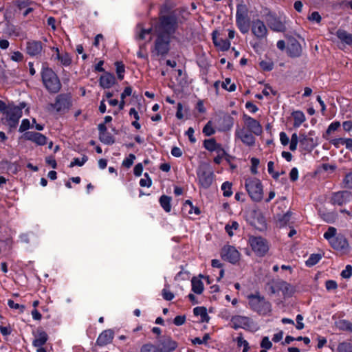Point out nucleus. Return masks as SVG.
Listing matches in <instances>:
<instances>
[{
    "instance_id": "nucleus-34",
    "label": "nucleus",
    "mask_w": 352,
    "mask_h": 352,
    "mask_svg": "<svg viewBox=\"0 0 352 352\" xmlns=\"http://www.w3.org/2000/svg\"><path fill=\"white\" fill-rule=\"evenodd\" d=\"M204 145L206 149L209 151H214L219 148V144H218L214 139L206 140L204 142Z\"/></svg>"
},
{
    "instance_id": "nucleus-20",
    "label": "nucleus",
    "mask_w": 352,
    "mask_h": 352,
    "mask_svg": "<svg viewBox=\"0 0 352 352\" xmlns=\"http://www.w3.org/2000/svg\"><path fill=\"white\" fill-rule=\"evenodd\" d=\"M43 50V45L41 41H30L27 42L26 52L31 56L40 55Z\"/></svg>"
},
{
    "instance_id": "nucleus-2",
    "label": "nucleus",
    "mask_w": 352,
    "mask_h": 352,
    "mask_svg": "<svg viewBox=\"0 0 352 352\" xmlns=\"http://www.w3.org/2000/svg\"><path fill=\"white\" fill-rule=\"evenodd\" d=\"M324 238L336 250L345 251L349 249V243L346 237L341 233H337V230L334 227L328 228L324 234Z\"/></svg>"
},
{
    "instance_id": "nucleus-53",
    "label": "nucleus",
    "mask_w": 352,
    "mask_h": 352,
    "mask_svg": "<svg viewBox=\"0 0 352 352\" xmlns=\"http://www.w3.org/2000/svg\"><path fill=\"white\" fill-rule=\"evenodd\" d=\"M135 159V156L133 154H129L122 162V166L126 168H130Z\"/></svg>"
},
{
    "instance_id": "nucleus-37",
    "label": "nucleus",
    "mask_w": 352,
    "mask_h": 352,
    "mask_svg": "<svg viewBox=\"0 0 352 352\" xmlns=\"http://www.w3.org/2000/svg\"><path fill=\"white\" fill-rule=\"evenodd\" d=\"M236 341L237 342V346L239 347H242V346L243 347V352H248V350L250 349L249 343L248 342L247 340H245L243 338L242 335L239 336L236 338Z\"/></svg>"
},
{
    "instance_id": "nucleus-6",
    "label": "nucleus",
    "mask_w": 352,
    "mask_h": 352,
    "mask_svg": "<svg viewBox=\"0 0 352 352\" xmlns=\"http://www.w3.org/2000/svg\"><path fill=\"white\" fill-rule=\"evenodd\" d=\"M250 308L261 315H267L272 311L270 302L260 295L251 294L248 296Z\"/></svg>"
},
{
    "instance_id": "nucleus-38",
    "label": "nucleus",
    "mask_w": 352,
    "mask_h": 352,
    "mask_svg": "<svg viewBox=\"0 0 352 352\" xmlns=\"http://www.w3.org/2000/svg\"><path fill=\"white\" fill-rule=\"evenodd\" d=\"M100 140L107 144H113L114 142L113 138L107 131L99 134Z\"/></svg>"
},
{
    "instance_id": "nucleus-12",
    "label": "nucleus",
    "mask_w": 352,
    "mask_h": 352,
    "mask_svg": "<svg viewBox=\"0 0 352 352\" xmlns=\"http://www.w3.org/2000/svg\"><path fill=\"white\" fill-rule=\"evenodd\" d=\"M72 105L71 96L67 94H61L56 96L55 102L51 106L60 113H65L69 110Z\"/></svg>"
},
{
    "instance_id": "nucleus-31",
    "label": "nucleus",
    "mask_w": 352,
    "mask_h": 352,
    "mask_svg": "<svg viewBox=\"0 0 352 352\" xmlns=\"http://www.w3.org/2000/svg\"><path fill=\"white\" fill-rule=\"evenodd\" d=\"M192 290L197 294H201L204 291V284L197 277H193L191 280Z\"/></svg>"
},
{
    "instance_id": "nucleus-5",
    "label": "nucleus",
    "mask_w": 352,
    "mask_h": 352,
    "mask_svg": "<svg viewBox=\"0 0 352 352\" xmlns=\"http://www.w3.org/2000/svg\"><path fill=\"white\" fill-rule=\"evenodd\" d=\"M245 188L252 201L260 202L263 199V188L260 179L255 177L247 178Z\"/></svg>"
},
{
    "instance_id": "nucleus-47",
    "label": "nucleus",
    "mask_w": 352,
    "mask_h": 352,
    "mask_svg": "<svg viewBox=\"0 0 352 352\" xmlns=\"http://www.w3.org/2000/svg\"><path fill=\"white\" fill-rule=\"evenodd\" d=\"M222 87L223 89L229 91H234L236 89V85L234 83H231V80L230 78L225 79L222 83Z\"/></svg>"
},
{
    "instance_id": "nucleus-51",
    "label": "nucleus",
    "mask_w": 352,
    "mask_h": 352,
    "mask_svg": "<svg viewBox=\"0 0 352 352\" xmlns=\"http://www.w3.org/2000/svg\"><path fill=\"white\" fill-rule=\"evenodd\" d=\"M87 161V157L86 156H83L81 159L74 158L73 161L71 162L69 167H74L75 166H82Z\"/></svg>"
},
{
    "instance_id": "nucleus-3",
    "label": "nucleus",
    "mask_w": 352,
    "mask_h": 352,
    "mask_svg": "<svg viewBox=\"0 0 352 352\" xmlns=\"http://www.w3.org/2000/svg\"><path fill=\"white\" fill-rule=\"evenodd\" d=\"M25 106V102H21L19 105H15L13 103L8 104V109L3 115V122L9 126L10 128H15L22 117V110Z\"/></svg>"
},
{
    "instance_id": "nucleus-63",
    "label": "nucleus",
    "mask_w": 352,
    "mask_h": 352,
    "mask_svg": "<svg viewBox=\"0 0 352 352\" xmlns=\"http://www.w3.org/2000/svg\"><path fill=\"white\" fill-rule=\"evenodd\" d=\"M280 143L283 146H286L289 142V139L287 135L285 132H280L279 134Z\"/></svg>"
},
{
    "instance_id": "nucleus-10",
    "label": "nucleus",
    "mask_w": 352,
    "mask_h": 352,
    "mask_svg": "<svg viewBox=\"0 0 352 352\" xmlns=\"http://www.w3.org/2000/svg\"><path fill=\"white\" fill-rule=\"evenodd\" d=\"M199 183L204 188H209L214 179V173L208 166H200L197 172Z\"/></svg>"
},
{
    "instance_id": "nucleus-4",
    "label": "nucleus",
    "mask_w": 352,
    "mask_h": 352,
    "mask_svg": "<svg viewBox=\"0 0 352 352\" xmlns=\"http://www.w3.org/2000/svg\"><path fill=\"white\" fill-rule=\"evenodd\" d=\"M41 77L44 86L50 93H57L61 88L60 80L56 73L49 67H43Z\"/></svg>"
},
{
    "instance_id": "nucleus-45",
    "label": "nucleus",
    "mask_w": 352,
    "mask_h": 352,
    "mask_svg": "<svg viewBox=\"0 0 352 352\" xmlns=\"http://www.w3.org/2000/svg\"><path fill=\"white\" fill-rule=\"evenodd\" d=\"M203 133L206 136H210L215 133L211 121L208 122V123L204 126Z\"/></svg>"
},
{
    "instance_id": "nucleus-14",
    "label": "nucleus",
    "mask_w": 352,
    "mask_h": 352,
    "mask_svg": "<svg viewBox=\"0 0 352 352\" xmlns=\"http://www.w3.org/2000/svg\"><path fill=\"white\" fill-rule=\"evenodd\" d=\"M231 324L232 327L235 329L239 328L250 331L255 329V327L252 320L246 316L239 315L233 316L231 318Z\"/></svg>"
},
{
    "instance_id": "nucleus-11",
    "label": "nucleus",
    "mask_w": 352,
    "mask_h": 352,
    "mask_svg": "<svg viewBox=\"0 0 352 352\" xmlns=\"http://www.w3.org/2000/svg\"><path fill=\"white\" fill-rule=\"evenodd\" d=\"M254 134L248 131L245 127L237 126L234 137L236 140H239L243 144L248 146H253L255 144L256 138Z\"/></svg>"
},
{
    "instance_id": "nucleus-57",
    "label": "nucleus",
    "mask_w": 352,
    "mask_h": 352,
    "mask_svg": "<svg viewBox=\"0 0 352 352\" xmlns=\"http://www.w3.org/2000/svg\"><path fill=\"white\" fill-rule=\"evenodd\" d=\"M274 163L272 161H270L267 163V171L268 173L272 175V176L274 179H278L279 177V174L278 173H275L274 171Z\"/></svg>"
},
{
    "instance_id": "nucleus-16",
    "label": "nucleus",
    "mask_w": 352,
    "mask_h": 352,
    "mask_svg": "<svg viewBox=\"0 0 352 352\" xmlns=\"http://www.w3.org/2000/svg\"><path fill=\"white\" fill-rule=\"evenodd\" d=\"M221 257L223 260L227 261L231 263H236L239 261L240 253L233 246L226 245L222 248Z\"/></svg>"
},
{
    "instance_id": "nucleus-25",
    "label": "nucleus",
    "mask_w": 352,
    "mask_h": 352,
    "mask_svg": "<svg viewBox=\"0 0 352 352\" xmlns=\"http://www.w3.org/2000/svg\"><path fill=\"white\" fill-rule=\"evenodd\" d=\"M301 46L298 42L294 41L287 47V52L290 56L298 57L301 54Z\"/></svg>"
},
{
    "instance_id": "nucleus-44",
    "label": "nucleus",
    "mask_w": 352,
    "mask_h": 352,
    "mask_svg": "<svg viewBox=\"0 0 352 352\" xmlns=\"http://www.w3.org/2000/svg\"><path fill=\"white\" fill-rule=\"evenodd\" d=\"M140 352H161L160 350L152 344H144L141 349Z\"/></svg>"
},
{
    "instance_id": "nucleus-29",
    "label": "nucleus",
    "mask_w": 352,
    "mask_h": 352,
    "mask_svg": "<svg viewBox=\"0 0 352 352\" xmlns=\"http://www.w3.org/2000/svg\"><path fill=\"white\" fill-rule=\"evenodd\" d=\"M177 347V343L170 338H166L162 342V352H171Z\"/></svg>"
},
{
    "instance_id": "nucleus-39",
    "label": "nucleus",
    "mask_w": 352,
    "mask_h": 352,
    "mask_svg": "<svg viewBox=\"0 0 352 352\" xmlns=\"http://www.w3.org/2000/svg\"><path fill=\"white\" fill-rule=\"evenodd\" d=\"M60 64L63 66H69L72 63V57L67 52H64L61 54L60 60Z\"/></svg>"
},
{
    "instance_id": "nucleus-33",
    "label": "nucleus",
    "mask_w": 352,
    "mask_h": 352,
    "mask_svg": "<svg viewBox=\"0 0 352 352\" xmlns=\"http://www.w3.org/2000/svg\"><path fill=\"white\" fill-rule=\"evenodd\" d=\"M336 327L342 331H349L352 333V323L346 320H340L336 322Z\"/></svg>"
},
{
    "instance_id": "nucleus-24",
    "label": "nucleus",
    "mask_w": 352,
    "mask_h": 352,
    "mask_svg": "<svg viewBox=\"0 0 352 352\" xmlns=\"http://www.w3.org/2000/svg\"><path fill=\"white\" fill-rule=\"evenodd\" d=\"M268 25L275 32H283L285 30L284 23L278 18L272 17L268 21Z\"/></svg>"
},
{
    "instance_id": "nucleus-42",
    "label": "nucleus",
    "mask_w": 352,
    "mask_h": 352,
    "mask_svg": "<svg viewBox=\"0 0 352 352\" xmlns=\"http://www.w3.org/2000/svg\"><path fill=\"white\" fill-rule=\"evenodd\" d=\"M300 142V135L293 133L290 140L289 149L294 151L297 148L298 143Z\"/></svg>"
},
{
    "instance_id": "nucleus-18",
    "label": "nucleus",
    "mask_w": 352,
    "mask_h": 352,
    "mask_svg": "<svg viewBox=\"0 0 352 352\" xmlns=\"http://www.w3.org/2000/svg\"><path fill=\"white\" fill-rule=\"evenodd\" d=\"M23 138L32 141L38 146H43L47 143V138L45 135L38 132L28 131L23 134Z\"/></svg>"
},
{
    "instance_id": "nucleus-58",
    "label": "nucleus",
    "mask_w": 352,
    "mask_h": 352,
    "mask_svg": "<svg viewBox=\"0 0 352 352\" xmlns=\"http://www.w3.org/2000/svg\"><path fill=\"white\" fill-rule=\"evenodd\" d=\"M30 128V122L28 119H23L19 126V132L22 133Z\"/></svg>"
},
{
    "instance_id": "nucleus-56",
    "label": "nucleus",
    "mask_w": 352,
    "mask_h": 352,
    "mask_svg": "<svg viewBox=\"0 0 352 352\" xmlns=\"http://www.w3.org/2000/svg\"><path fill=\"white\" fill-rule=\"evenodd\" d=\"M162 294L164 299L166 300H171L174 298L175 296L174 294L166 288V285L162 289Z\"/></svg>"
},
{
    "instance_id": "nucleus-22",
    "label": "nucleus",
    "mask_w": 352,
    "mask_h": 352,
    "mask_svg": "<svg viewBox=\"0 0 352 352\" xmlns=\"http://www.w3.org/2000/svg\"><path fill=\"white\" fill-rule=\"evenodd\" d=\"M114 333L111 329L103 331L98 336L96 343L99 346H104L111 342Z\"/></svg>"
},
{
    "instance_id": "nucleus-49",
    "label": "nucleus",
    "mask_w": 352,
    "mask_h": 352,
    "mask_svg": "<svg viewBox=\"0 0 352 352\" xmlns=\"http://www.w3.org/2000/svg\"><path fill=\"white\" fill-rule=\"evenodd\" d=\"M307 19L309 21L313 22V23H320L321 20H322V17L320 16V14H319L318 12H311L308 16H307Z\"/></svg>"
},
{
    "instance_id": "nucleus-13",
    "label": "nucleus",
    "mask_w": 352,
    "mask_h": 352,
    "mask_svg": "<svg viewBox=\"0 0 352 352\" xmlns=\"http://www.w3.org/2000/svg\"><path fill=\"white\" fill-rule=\"evenodd\" d=\"M32 345L36 349V352H47L44 345L48 340L47 333L41 329H38L33 333Z\"/></svg>"
},
{
    "instance_id": "nucleus-28",
    "label": "nucleus",
    "mask_w": 352,
    "mask_h": 352,
    "mask_svg": "<svg viewBox=\"0 0 352 352\" xmlns=\"http://www.w3.org/2000/svg\"><path fill=\"white\" fill-rule=\"evenodd\" d=\"M193 313L195 316L200 317V321L201 322H208L210 320L207 309L204 307H197L194 308Z\"/></svg>"
},
{
    "instance_id": "nucleus-15",
    "label": "nucleus",
    "mask_w": 352,
    "mask_h": 352,
    "mask_svg": "<svg viewBox=\"0 0 352 352\" xmlns=\"http://www.w3.org/2000/svg\"><path fill=\"white\" fill-rule=\"evenodd\" d=\"M243 120L244 122L245 127L248 131L253 133L255 135H261L263 133V128L261 124L256 119L244 114L243 116Z\"/></svg>"
},
{
    "instance_id": "nucleus-32",
    "label": "nucleus",
    "mask_w": 352,
    "mask_h": 352,
    "mask_svg": "<svg viewBox=\"0 0 352 352\" xmlns=\"http://www.w3.org/2000/svg\"><path fill=\"white\" fill-rule=\"evenodd\" d=\"M171 197L162 195L160 198V204L162 208L166 212H169L171 210Z\"/></svg>"
},
{
    "instance_id": "nucleus-21",
    "label": "nucleus",
    "mask_w": 352,
    "mask_h": 352,
    "mask_svg": "<svg viewBox=\"0 0 352 352\" xmlns=\"http://www.w3.org/2000/svg\"><path fill=\"white\" fill-rule=\"evenodd\" d=\"M314 135V131H310L308 135L300 133V144L303 146L305 149L313 148L317 144L316 140L311 137Z\"/></svg>"
},
{
    "instance_id": "nucleus-43",
    "label": "nucleus",
    "mask_w": 352,
    "mask_h": 352,
    "mask_svg": "<svg viewBox=\"0 0 352 352\" xmlns=\"http://www.w3.org/2000/svg\"><path fill=\"white\" fill-rule=\"evenodd\" d=\"M259 65L265 71H271L274 68V63L271 60H263L260 62Z\"/></svg>"
},
{
    "instance_id": "nucleus-30",
    "label": "nucleus",
    "mask_w": 352,
    "mask_h": 352,
    "mask_svg": "<svg viewBox=\"0 0 352 352\" xmlns=\"http://www.w3.org/2000/svg\"><path fill=\"white\" fill-rule=\"evenodd\" d=\"M294 118V126L298 128L306 120L304 113L301 111H296L292 113Z\"/></svg>"
},
{
    "instance_id": "nucleus-23",
    "label": "nucleus",
    "mask_w": 352,
    "mask_h": 352,
    "mask_svg": "<svg viewBox=\"0 0 352 352\" xmlns=\"http://www.w3.org/2000/svg\"><path fill=\"white\" fill-rule=\"evenodd\" d=\"M116 82L113 74L106 73L100 78V85L104 88H110Z\"/></svg>"
},
{
    "instance_id": "nucleus-59",
    "label": "nucleus",
    "mask_w": 352,
    "mask_h": 352,
    "mask_svg": "<svg viewBox=\"0 0 352 352\" xmlns=\"http://www.w3.org/2000/svg\"><path fill=\"white\" fill-rule=\"evenodd\" d=\"M352 275V266L347 265L344 270L341 273V276L344 278H349Z\"/></svg>"
},
{
    "instance_id": "nucleus-50",
    "label": "nucleus",
    "mask_w": 352,
    "mask_h": 352,
    "mask_svg": "<svg viewBox=\"0 0 352 352\" xmlns=\"http://www.w3.org/2000/svg\"><path fill=\"white\" fill-rule=\"evenodd\" d=\"M239 228V223L236 221H232L231 224H227L225 227V229L229 236H232L234 234L233 230H237Z\"/></svg>"
},
{
    "instance_id": "nucleus-60",
    "label": "nucleus",
    "mask_w": 352,
    "mask_h": 352,
    "mask_svg": "<svg viewBox=\"0 0 352 352\" xmlns=\"http://www.w3.org/2000/svg\"><path fill=\"white\" fill-rule=\"evenodd\" d=\"M262 93L265 96H270V94H272L273 96H276V91L274 90L272 87H270V85H265V88L263 89V90L262 91Z\"/></svg>"
},
{
    "instance_id": "nucleus-62",
    "label": "nucleus",
    "mask_w": 352,
    "mask_h": 352,
    "mask_svg": "<svg viewBox=\"0 0 352 352\" xmlns=\"http://www.w3.org/2000/svg\"><path fill=\"white\" fill-rule=\"evenodd\" d=\"M326 289L328 291L336 289L338 287L337 283L333 280H329L325 283Z\"/></svg>"
},
{
    "instance_id": "nucleus-7",
    "label": "nucleus",
    "mask_w": 352,
    "mask_h": 352,
    "mask_svg": "<svg viewBox=\"0 0 352 352\" xmlns=\"http://www.w3.org/2000/svg\"><path fill=\"white\" fill-rule=\"evenodd\" d=\"M236 25L243 34H247L251 26L250 18L248 15V10L244 6H238L236 12Z\"/></svg>"
},
{
    "instance_id": "nucleus-40",
    "label": "nucleus",
    "mask_w": 352,
    "mask_h": 352,
    "mask_svg": "<svg viewBox=\"0 0 352 352\" xmlns=\"http://www.w3.org/2000/svg\"><path fill=\"white\" fill-rule=\"evenodd\" d=\"M291 216L292 214L289 212H287L286 214H283L280 218H279L278 221V225L280 227H284L287 225H289Z\"/></svg>"
},
{
    "instance_id": "nucleus-8",
    "label": "nucleus",
    "mask_w": 352,
    "mask_h": 352,
    "mask_svg": "<svg viewBox=\"0 0 352 352\" xmlns=\"http://www.w3.org/2000/svg\"><path fill=\"white\" fill-rule=\"evenodd\" d=\"M248 244L252 250L258 256H264L270 250L268 241L262 236H250Z\"/></svg>"
},
{
    "instance_id": "nucleus-41",
    "label": "nucleus",
    "mask_w": 352,
    "mask_h": 352,
    "mask_svg": "<svg viewBox=\"0 0 352 352\" xmlns=\"http://www.w3.org/2000/svg\"><path fill=\"white\" fill-rule=\"evenodd\" d=\"M221 190H223V196L230 197L232 194V184L228 182L223 183L221 185Z\"/></svg>"
},
{
    "instance_id": "nucleus-55",
    "label": "nucleus",
    "mask_w": 352,
    "mask_h": 352,
    "mask_svg": "<svg viewBox=\"0 0 352 352\" xmlns=\"http://www.w3.org/2000/svg\"><path fill=\"white\" fill-rule=\"evenodd\" d=\"M151 179L148 177V173L144 174V177L142 178L140 181V185L142 187H150L151 185Z\"/></svg>"
},
{
    "instance_id": "nucleus-46",
    "label": "nucleus",
    "mask_w": 352,
    "mask_h": 352,
    "mask_svg": "<svg viewBox=\"0 0 352 352\" xmlns=\"http://www.w3.org/2000/svg\"><path fill=\"white\" fill-rule=\"evenodd\" d=\"M210 339V336L208 333H206L202 338H195L192 340V343L193 344H206L207 342Z\"/></svg>"
},
{
    "instance_id": "nucleus-36",
    "label": "nucleus",
    "mask_w": 352,
    "mask_h": 352,
    "mask_svg": "<svg viewBox=\"0 0 352 352\" xmlns=\"http://www.w3.org/2000/svg\"><path fill=\"white\" fill-rule=\"evenodd\" d=\"M337 352H352V343L342 342L338 344Z\"/></svg>"
},
{
    "instance_id": "nucleus-17",
    "label": "nucleus",
    "mask_w": 352,
    "mask_h": 352,
    "mask_svg": "<svg viewBox=\"0 0 352 352\" xmlns=\"http://www.w3.org/2000/svg\"><path fill=\"white\" fill-rule=\"evenodd\" d=\"M352 200V193L347 190L333 192L331 197V203L333 205L342 206Z\"/></svg>"
},
{
    "instance_id": "nucleus-35",
    "label": "nucleus",
    "mask_w": 352,
    "mask_h": 352,
    "mask_svg": "<svg viewBox=\"0 0 352 352\" xmlns=\"http://www.w3.org/2000/svg\"><path fill=\"white\" fill-rule=\"evenodd\" d=\"M322 258V256L320 254H312L310 255L309 258L306 261V265L308 267H312L317 264Z\"/></svg>"
},
{
    "instance_id": "nucleus-54",
    "label": "nucleus",
    "mask_w": 352,
    "mask_h": 352,
    "mask_svg": "<svg viewBox=\"0 0 352 352\" xmlns=\"http://www.w3.org/2000/svg\"><path fill=\"white\" fill-rule=\"evenodd\" d=\"M343 183L346 188L352 189V171L346 174L343 179Z\"/></svg>"
},
{
    "instance_id": "nucleus-27",
    "label": "nucleus",
    "mask_w": 352,
    "mask_h": 352,
    "mask_svg": "<svg viewBox=\"0 0 352 352\" xmlns=\"http://www.w3.org/2000/svg\"><path fill=\"white\" fill-rule=\"evenodd\" d=\"M338 38L346 45L352 46V34L344 30H338L336 32Z\"/></svg>"
},
{
    "instance_id": "nucleus-48",
    "label": "nucleus",
    "mask_w": 352,
    "mask_h": 352,
    "mask_svg": "<svg viewBox=\"0 0 352 352\" xmlns=\"http://www.w3.org/2000/svg\"><path fill=\"white\" fill-rule=\"evenodd\" d=\"M340 126V122L335 121V122H331L329 125V126H328V128H327V129L326 131V135H331L332 133L336 131Z\"/></svg>"
},
{
    "instance_id": "nucleus-19",
    "label": "nucleus",
    "mask_w": 352,
    "mask_h": 352,
    "mask_svg": "<svg viewBox=\"0 0 352 352\" xmlns=\"http://www.w3.org/2000/svg\"><path fill=\"white\" fill-rule=\"evenodd\" d=\"M212 41L215 47L221 51H227L230 47V42L228 39L219 37L218 31H213L212 34Z\"/></svg>"
},
{
    "instance_id": "nucleus-64",
    "label": "nucleus",
    "mask_w": 352,
    "mask_h": 352,
    "mask_svg": "<svg viewBox=\"0 0 352 352\" xmlns=\"http://www.w3.org/2000/svg\"><path fill=\"white\" fill-rule=\"evenodd\" d=\"M251 163H252V168L251 170L252 173L254 174H256L257 173V167L260 163L259 160L255 157H253L251 159Z\"/></svg>"
},
{
    "instance_id": "nucleus-26",
    "label": "nucleus",
    "mask_w": 352,
    "mask_h": 352,
    "mask_svg": "<svg viewBox=\"0 0 352 352\" xmlns=\"http://www.w3.org/2000/svg\"><path fill=\"white\" fill-rule=\"evenodd\" d=\"M182 211L187 213L188 214H200V210L199 208L194 206L190 200H186L182 207Z\"/></svg>"
},
{
    "instance_id": "nucleus-9",
    "label": "nucleus",
    "mask_w": 352,
    "mask_h": 352,
    "mask_svg": "<svg viewBox=\"0 0 352 352\" xmlns=\"http://www.w3.org/2000/svg\"><path fill=\"white\" fill-rule=\"evenodd\" d=\"M250 28L252 35L256 39L263 41L267 38L268 30L262 20L259 19L253 20L251 23Z\"/></svg>"
},
{
    "instance_id": "nucleus-61",
    "label": "nucleus",
    "mask_w": 352,
    "mask_h": 352,
    "mask_svg": "<svg viewBox=\"0 0 352 352\" xmlns=\"http://www.w3.org/2000/svg\"><path fill=\"white\" fill-rule=\"evenodd\" d=\"M272 346V342L268 337H264L261 341V346L265 349H270Z\"/></svg>"
},
{
    "instance_id": "nucleus-1",
    "label": "nucleus",
    "mask_w": 352,
    "mask_h": 352,
    "mask_svg": "<svg viewBox=\"0 0 352 352\" xmlns=\"http://www.w3.org/2000/svg\"><path fill=\"white\" fill-rule=\"evenodd\" d=\"M177 28V19L173 15L162 16L158 21L152 24L151 28L143 29L140 25L138 26L140 32L137 38L140 40L151 39V34L156 35L157 38L155 43V49L158 54H165L168 52L170 36L174 34Z\"/></svg>"
},
{
    "instance_id": "nucleus-52",
    "label": "nucleus",
    "mask_w": 352,
    "mask_h": 352,
    "mask_svg": "<svg viewBox=\"0 0 352 352\" xmlns=\"http://www.w3.org/2000/svg\"><path fill=\"white\" fill-rule=\"evenodd\" d=\"M116 73L118 74V77L120 80H122L124 78V67L123 64L120 62H116Z\"/></svg>"
}]
</instances>
